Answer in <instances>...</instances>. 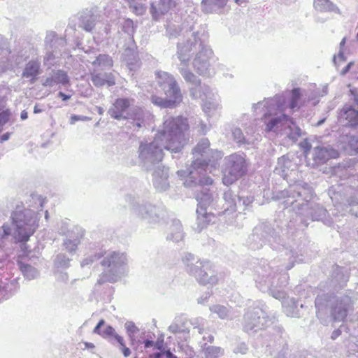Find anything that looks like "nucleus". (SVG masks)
<instances>
[{"instance_id": "obj_26", "label": "nucleus", "mask_w": 358, "mask_h": 358, "mask_svg": "<svg viewBox=\"0 0 358 358\" xmlns=\"http://www.w3.org/2000/svg\"><path fill=\"white\" fill-rule=\"evenodd\" d=\"M117 257V254L115 252L110 253L106 259L103 260L101 264L103 266H110L113 264Z\"/></svg>"}, {"instance_id": "obj_4", "label": "nucleus", "mask_w": 358, "mask_h": 358, "mask_svg": "<svg viewBox=\"0 0 358 358\" xmlns=\"http://www.w3.org/2000/svg\"><path fill=\"white\" fill-rule=\"evenodd\" d=\"M160 90L164 92L165 97L152 95V102L162 108H175L182 101L180 90L173 78L166 72L157 73Z\"/></svg>"}, {"instance_id": "obj_6", "label": "nucleus", "mask_w": 358, "mask_h": 358, "mask_svg": "<svg viewBox=\"0 0 358 358\" xmlns=\"http://www.w3.org/2000/svg\"><path fill=\"white\" fill-rule=\"evenodd\" d=\"M13 222L16 226L15 238L19 242H26L36 230L34 222L27 217L24 210L16 209L12 214Z\"/></svg>"}, {"instance_id": "obj_7", "label": "nucleus", "mask_w": 358, "mask_h": 358, "mask_svg": "<svg viewBox=\"0 0 358 358\" xmlns=\"http://www.w3.org/2000/svg\"><path fill=\"white\" fill-rule=\"evenodd\" d=\"M247 171L245 159L237 155L229 157V163L224 170L222 178L223 183L230 185L243 176Z\"/></svg>"}, {"instance_id": "obj_58", "label": "nucleus", "mask_w": 358, "mask_h": 358, "mask_svg": "<svg viewBox=\"0 0 358 358\" xmlns=\"http://www.w3.org/2000/svg\"><path fill=\"white\" fill-rule=\"evenodd\" d=\"M157 349H159V350H161V349H162V346H157Z\"/></svg>"}, {"instance_id": "obj_24", "label": "nucleus", "mask_w": 358, "mask_h": 358, "mask_svg": "<svg viewBox=\"0 0 358 358\" xmlns=\"http://www.w3.org/2000/svg\"><path fill=\"white\" fill-rule=\"evenodd\" d=\"M348 205L350 206V213L358 217V199L351 196L347 200Z\"/></svg>"}, {"instance_id": "obj_3", "label": "nucleus", "mask_w": 358, "mask_h": 358, "mask_svg": "<svg viewBox=\"0 0 358 358\" xmlns=\"http://www.w3.org/2000/svg\"><path fill=\"white\" fill-rule=\"evenodd\" d=\"M313 196V188L306 182L299 181L290 185L288 189L273 192V199L275 200L284 199L283 204L285 208L292 206L293 210L303 209L305 206L312 199Z\"/></svg>"}, {"instance_id": "obj_13", "label": "nucleus", "mask_w": 358, "mask_h": 358, "mask_svg": "<svg viewBox=\"0 0 358 358\" xmlns=\"http://www.w3.org/2000/svg\"><path fill=\"white\" fill-rule=\"evenodd\" d=\"M131 105L130 100L126 98L117 99L112 108L110 109L111 117L120 120L124 117V113L128 110Z\"/></svg>"}, {"instance_id": "obj_55", "label": "nucleus", "mask_w": 358, "mask_h": 358, "mask_svg": "<svg viewBox=\"0 0 358 358\" xmlns=\"http://www.w3.org/2000/svg\"><path fill=\"white\" fill-rule=\"evenodd\" d=\"M208 182L209 184H212V182H213V180H212L211 178H208Z\"/></svg>"}, {"instance_id": "obj_57", "label": "nucleus", "mask_w": 358, "mask_h": 358, "mask_svg": "<svg viewBox=\"0 0 358 358\" xmlns=\"http://www.w3.org/2000/svg\"><path fill=\"white\" fill-rule=\"evenodd\" d=\"M356 39H357V41L358 42V33L357 34Z\"/></svg>"}, {"instance_id": "obj_39", "label": "nucleus", "mask_w": 358, "mask_h": 358, "mask_svg": "<svg viewBox=\"0 0 358 358\" xmlns=\"http://www.w3.org/2000/svg\"><path fill=\"white\" fill-rule=\"evenodd\" d=\"M352 65V62H350L349 64H348L343 69V70L341 71V74L342 75H345L346 74L349 70L351 68V66Z\"/></svg>"}, {"instance_id": "obj_51", "label": "nucleus", "mask_w": 358, "mask_h": 358, "mask_svg": "<svg viewBox=\"0 0 358 358\" xmlns=\"http://www.w3.org/2000/svg\"><path fill=\"white\" fill-rule=\"evenodd\" d=\"M324 122H325V118H323L317 122L316 126H317V127L321 126Z\"/></svg>"}, {"instance_id": "obj_38", "label": "nucleus", "mask_w": 358, "mask_h": 358, "mask_svg": "<svg viewBox=\"0 0 358 358\" xmlns=\"http://www.w3.org/2000/svg\"><path fill=\"white\" fill-rule=\"evenodd\" d=\"M104 59H109L111 62V59L110 58V57L106 55H99L96 58V60L99 63H100L102 60Z\"/></svg>"}, {"instance_id": "obj_49", "label": "nucleus", "mask_w": 358, "mask_h": 358, "mask_svg": "<svg viewBox=\"0 0 358 358\" xmlns=\"http://www.w3.org/2000/svg\"><path fill=\"white\" fill-rule=\"evenodd\" d=\"M20 117L22 120H26L28 117L27 112L26 110H22Z\"/></svg>"}, {"instance_id": "obj_23", "label": "nucleus", "mask_w": 358, "mask_h": 358, "mask_svg": "<svg viewBox=\"0 0 358 358\" xmlns=\"http://www.w3.org/2000/svg\"><path fill=\"white\" fill-rule=\"evenodd\" d=\"M55 82L61 83L63 85L69 84V78L67 73L62 70H58L54 74Z\"/></svg>"}, {"instance_id": "obj_47", "label": "nucleus", "mask_w": 358, "mask_h": 358, "mask_svg": "<svg viewBox=\"0 0 358 358\" xmlns=\"http://www.w3.org/2000/svg\"><path fill=\"white\" fill-rule=\"evenodd\" d=\"M144 344H145V348H146L155 345L154 342L152 341H149V340L145 341Z\"/></svg>"}, {"instance_id": "obj_36", "label": "nucleus", "mask_w": 358, "mask_h": 358, "mask_svg": "<svg viewBox=\"0 0 358 358\" xmlns=\"http://www.w3.org/2000/svg\"><path fill=\"white\" fill-rule=\"evenodd\" d=\"M121 350L124 357H127L130 355L131 351L126 345L121 347Z\"/></svg>"}, {"instance_id": "obj_2", "label": "nucleus", "mask_w": 358, "mask_h": 358, "mask_svg": "<svg viewBox=\"0 0 358 358\" xmlns=\"http://www.w3.org/2000/svg\"><path fill=\"white\" fill-rule=\"evenodd\" d=\"M189 129L187 120L181 116L169 117L163 124V129L158 132L155 139L156 143L163 142L165 149L178 152L182 145L184 132Z\"/></svg>"}, {"instance_id": "obj_44", "label": "nucleus", "mask_w": 358, "mask_h": 358, "mask_svg": "<svg viewBox=\"0 0 358 358\" xmlns=\"http://www.w3.org/2000/svg\"><path fill=\"white\" fill-rule=\"evenodd\" d=\"M10 136V133H6V134H3V135L0 137V141H1V142H3V141H7L8 139H9Z\"/></svg>"}, {"instance_id": "obj_25", "label": "nucleus", "mask_w": 358, "mask_h": 358, "mask_svg": "<svg viewBox=\"0 0 358 358\" xmlns=\"http://www.w3.org/2000/svg\"><path fill=\"white\" fill-rule=\"evenodd\" d=\"M210 310L212 312L217 314L220 318H225L227 316V309L223 306L215 305Z\"/></svg>"}, {"instance_id": "obj_19", "label": "nucleus", "mask_w": 358, "mask_h": 358, "mask_svg": "<svg viewBox=\"0 0 358 358\" xmlns=\"http://www.w3.org/2000/svg\"><path fill=\"white\" fill-rule=\"evenodd\" d=\"M287 96L282 93L276 94L271 100H270V106H275L278 110L283 111L287 107Z\"/></svg>"}, {"instance_id": "obj_32", "label": "nucleus", "mask_w": 358, "mask_h": 358, "mask_svg": "<svg viewBox=\"0 0 358 358\" xmlns=\"http://www.w3.org/2000/svg\"><path fill=\"white\" fill-rule=\"evenodd\" d=\"M136 115H138V117L137 118L138 122L136 123V125L137 127H141V122H143V111L141 109H138V112L136 113Z\"/></svg>"}, {"instance_id": "obj_60", "label": "nucleus", "mask_w": 358, "mask_h": 358, "mask_svg": "<svg viewBox=\"0 0 358 358\" xmlns=\"http://www.w3.org/2000/svg\"><path fill=\"white\" fill-rule=\"evenodd\" d=\"M357 80H358V77H357Z\"/></svg>"}, {"instance_id": "obj_18", "label": "nucleus", "mask_w": 358, "mask_h": 358, "mask_svg": "<svg viewBox=\"0 0 358 358\" xmlns=\"http://www.w3.org/2000/svg\"><path fill=\"white\" fill-rule=\"evenodd\" d=\"M40 71V63L35 61H31L27 63L23 71V76L31 78L33 80L38 75Z\"/></svg>"}, {"instance_id": "obj_14", "label": "nucleus", "mask_w": 358, "mask_h": 358, "mask_svg": "<svg viewBox=\"0 0 358 358\" xmlns=\"http://www.w3.org/2000/svg\"><path fill=\"white\" fill-rule=\"evenodd\" d=\"M353 171L354 169L351 166L350 163L348 162L340 164L337 166H334L332 172L335 176L344 180L349 178L351 176H353Z\"/></svg>"}, {"instance_id": "obj_31", "label": "nucleus", "mask_w": 358, "mask_h": 358, "mask_svg": "<svg viewBox=\"0 0 358 358\" xmlns=\"http://www.w3.org/2000/svg\"><path fill=\"white\" fill-rule=\"evenodd\" d=\"M301 148L304 150V152H307L311 149V144L307 139L303 140L300 143Z\"/></svg>"}, {"instance_id": "obj_56", "label": "nucleus", "mask_w": 358, "mask_h": 358, "mask_svg": "<svg viewBox=\"0 0 358 358\" xmlns=\"http://www.w3.org/2000/svg\"><path fill=\"white\" fill-rule=\"evenodd\" d=\"M241 1V0H235V2H236L237 4H240Z\"/></svg>"}, {"instance_id": "obj_48", "label": "nucleus", "mask_w": 358, "mask_h": 358, "mask_svg": "<svg viewBox=\"0 0 358 358\" xmlns=\"http://www.w3.org/2000/svg\"><path fill=\"white\" fill-rule=\"evenodd\" d=\"M81 120V117H79V116H77V115H72L71 117V124H73L76 121H78V120Z\"/></svg>"}, {"instance_id": "obj_53", "label": "nucleus", "mask_w": 358, "mask_h": 358, "mask_svg": "<svg viewBox=\"0 0 358 358\" xmlns=\"http://www.w3.org/2000/svg\"><path fill=\"white\" fill-rule=\"evenodd\" d=\"M294 266V263H291L289 264H288L287 266H286V270H289L291 269L292 267Z\"/></svg>"}, {"instance_id": "obj_17", "label": "nucleus", "mask_w": 358, "mask_h": 358, "mask_svg": "<svg viewBox=\"0 0 358 358\" xmlns=\"http://www.w3.org/2000/svg\"><path fill=\"white\" fill-rule=\"evenodd\" d=\"M308 213L310 215L313 220H322L326 217L327 210L322 206L314 203L308 208Z\"/></svg>"}, {"instance_id": "obj_50", "label": "nucleus", "mask_w": 358, "mask_h": 358, "mask_svg": "<svg viewBox=\"0 0 358 358\" xmlns=\"http://www.w3.org/2000/svg\"><path fill=\"white\" fill-rule=\"evenodd\" d=\"M41 111H42V110H41V109H40V108L38 107V106H37V105H36V106H34V113H41Z\"/></svg>"}, {"instance_id": "obj_40", "label": "nucleus", "mask_w": 358, "mask_h": 358, "mask_svg": "<svg viewBox=\"0 0 358 358\" xmlns=\"http://www.w3.org/2000/svg\"><path fill=\"white\" fill-rule=\"evenodd\" d=\"M58 96L63 100L66 101L69 100L71 98L70 95L65 94L64 93L59 92L58 93Z\"/></svg>"}, {"instance_id": "obj_11", "label": "nucleus", "mask_w": 358, "mask_h": 358, "mask_svg": "<svg viewBox=\"0 0 358 358\" xmlns=\"http://www.w3.org/2000/svg\"><path fill=\"white\" fill-rule=\"evenodd\" d=\"M176 6V3L173 0H159L158 3L151 4L150 13L153 18L157 20Z\"/></svg>"}, {"instance_id": "obj_9", "label": "nucleus", "mask_w": 358, "mask_h": 358, "mask_svg": "<svg viewBox=\"0 0 358 358\" xmlns=\"http://www.w3.org/2000/svg\"><path fill=\"white\" fill-rule=\"evenodd\" d=\"M274 127H285L287 131V136L293 142H296L301 136V129L295 124L293 120L286 114H281L279 116L270 117V131Z\"/></svg>"}, {"instance_id": "obj_16", "label": "nucleus", "mask_w": 358, "mask_h": 358, "mask_svg": "<svg viewBox=\"0 0 358 358\" xmlns=\"http://www.w3.org/2000/svg\"><path fill=\"white\" fill-rule=\"evenodd\" d=\"M313 6L320 12L339 13L338 8L329 0H314Z\"/></svg>"}, {"instance_id": "obj_8", "label": "nucleus", "mask_w": 358, "mask_h": 358, "mask_svg": "<svg viewBox=\"0 0 358 358\" xmlns=\"http://www.w3.org/2000/svg\"><path fill=\"white\" fill-rule=\"evenodd\" d=\"M350 91L354 101L345 104L341 109L338 117L341 122L345 121V126L356 127L358 126V87L350 89Z\"/></svg>"}, {"instance_id": "obj_34", "label": "nucleus", "mask_w": 358, "mask_h": 358, "mask_svg": "<svg viewBox=\"0 0 358 358\" xmlns=\"http://www.w3.org/2000/svg\"><path fill=\"white\" fill-rule=\"evenodd\" d=\"M337 59H338V60H340L341 62H344L345 60V56H344V53L341 50H340V52H338L337 57H336V56L334 57V62L335 63L336 62Z\"/></svg>"}, {"instance_id": "obj_30", "label": "nucleus", "mask_w": 358, "mask_h": 358, "mask_svg": "<svg viewBox=\"0 0 358 358\" xmlns=\"http://www.w3.org/2000/svg\"><path fill=\"white\" fill-rule=\"evenodd\" d=\"M182 75L183 76L185 80L187 82H194L195 79V76L193 74V73L189 71H184L182 73Z\"/></svg>"}, {"instance_id": "obj_59", "label": "nucleus", "mask_w": 358, "mask_h": 358, "mask_svg": "<svg viewBox=\"0 0 358 358\" xmlns=\"http://www.w3.org/2000/svg\"><path fill=\"white\" fill-rule=\"evenodd\" d=\"M308 358H312V357L308 356Z\"/></svg>"}, {"instance_id": "obj_5", "label": "nucleus", "mask_w": 358, "mask_h": 358, "mask_svg": "<svg viewBox=\"0 0 358 358\" xmlns=\"http://www.w3.org/2000/svg\"><path fill=\"white\" fill-rule=\"evenodd\" d=\"M348 279L349 273L347 268L334 265L330 278L327 281L321 282L318 285V289L322 293H335L346 285Z\"/></svg>"}, {"instance_id": "obj_33", "label": "nucleus", "mask_w": 358, "mask_h": 358, "mask_svg": "<svg viewBox=\"0 0 358 358\" xmlns=\"http://www.w3.org/2000/svg\"><path fill=\"white\" fill-rule=\"evenodd\" d=\"M105 323L104 320H101L99 323L97 324V325L94 327V330H93V332L94 334H99L101 336V334H102V331H101L100 330V328L102 325H103V324Z\"/></svg>"}, {"instance_id": "obj_1", "label": "nucleus", "mask_w": 358, "mask_h": 358, "mask_svg": "<svg viewBox=\"0 0 358 358\" xmlns=\"http://www.w3.org/2000/svg\"><path fill=\"white\" fill-rule=\"evenodd\" d=\"M315 306L317 316L322 319L329 312L334 321H343L352 307L351 298L347 295L336 296L335 293H321L317 294Z\"/></svg>"}, {"instance_id": "obj_42", "label": "nucleus", "mask_w": 358, "mask_h": 358, "mask_svg": "<svg viewBox=\"0 0 358 358\" xmlns=\"http://www.w3.org/2000/svg\"><path fill=\"white\" fill-rule=\"evenodd\" d=\"M163 355H165L166 358H176V356H175L172 352H171L170 350H166L162 352Z\"/></svg>"}, {"instance_id": "obj_20", "label": "nucleus", "mask_w": 358, "mask_h": 358, "mask_svg": "<svg viewBox=\"0 0 358 358\" xmlns=\"http://www.w3.org/2000/svg\"><path fill=\"white\" fill-rule=\"evenodd\" d=\"M129 3V7L132 9L133 12L138 15H143L146 10L145 5V0H127Z\"/></svg>"}, {"instance_id": "obj_29", "label": "nucleus", "mask_w": 358, "mask_h": 358, "mask_svg": "<svg viewBox=\"0 0 358 358\" xmlns=\"http://www.w3.org/2000/svg\"><path fill=\"white\" fill-rule=\"evenodd\" d=\"M115 331L111 326H107L106 329L102 331L101 336L103 338L113 336L115 335Z\"/></svg>"}, {"instance_id": "obj_27", "label": "nucleus", "mask_w": 358, "mask_h": 358, "mask_svg": "<svg viewBox=\"0 0 358 358\" xmlns=\"http://www.w3.org/2000/svg\"><path fill=\"white\" fill-rule=\"evenodd\" d=\"M348 144L352 150L358 153V136H350L348 141Z\"/></svg>"}, {"instance_id": "obj_46", "label": "nucleus", "mask_w": 358, "mask_h": 358, "mask_svg": "<svg viewBox=\"0 0 358 358\" xmlns=\"http://www.w3.org/2000/svg\"><path fill=\"white\" fill-rule=\"evenodd\" d=\"M163 356L162 352L154 353L149 356V358H161Z\"/></svg>"}, {"instance_id": "obj_28", "label": "nucleus", "mask_w": 358, "mask_h": 358, "mask_svg": "<svg viewBox=\"0 0 358 358\" xmlns=\"http://www.w3.org/2000/svg\"><path fill=\"white\" fill-rule=\"evenodd\" d=\"M10 113L9 110H5L0 113V125L6 124L9 120Z\"/></svg>"}, {"instance_id": "obj_10", "label": "nucleus", "mask_w": 358, "mask_h": 358, "mask_svg": "<svg viewBox=\"0 0 358 358\" xmlns=\"http://www.w3.org/2000/svg\"><path fill=\"white\" fill-rule=\"evenodd\" d=\"M339 152L330 145L317 146L313 150V159L317 164H324L331 159L338 157Z\"/></svg>"}, {"instance_id": "obj_52", "label": "nucleus", "mask_w": 358, "mask_h": 358, "mask_svg": "<svg viewBox=\"0 0 358 358\" xmlns=\"http://www.w3.org/2000/svg\"><path fill=\"white\" fill-rule=\"evenodd\" d=\"M345 44V38H343L340 43V48H342Z\"/></svg>"}, {"instance_id": "obj_35", "label": "nucleus", "mask_w": 358, "mask_h": 358, "mask_svg": "<svg viewBox=\"0 0 358 358\" xmlns=\"http://www.w3.org/2000/svg\"><path fill=\"white\" fill-rule=\"evenodd\" d=\"M114 338L117 341V342L120 345L121 347L125 345V343L122 336L116 334L114 336Z\"/></svg>"}, {"instance_id": "obj_45", "label": "nucleus", "mask_w": 358, "mask_h": 358, "mask_svg": "<svg viewBox=\"0 0 358 358\" xmlns=\"http://www.w3.org/2000/svg\"><path fill=\"white\" fill-rule=\"evenodd\" d=\"M341 334V331L339 329L334 331L331 334V338L336 339Z\"/></svg>"}, {"instance_id": "obj_12", "label": "nucleus", "mask_w": 358, "mask_h": 358, "mask_svg": "<svg viewBox=\"0 0 358 358\" xmlns=\"http://www.w3.org/2000/svg\"><path fill=\"white\" fill-rule=\"evenodd\" d=\"M272 336L274 337L275 342L279 346H282V350L279 352L277 358H285V352L284 349L287 345V335L285 332L284 329L281 325L275 324L272 327Z\"/></svg>"}, {"instance_id": "obj_41", "label": "nucleus", "mask_w": 358, "mask_h": 358, "mask_svg": "<svg viewBox=\"0 0 358 358\" xmlns=\"http://www.w3.org/2000/svg\"><path fill=\"white\" fill-rule=\"evenodd\" d=\"M55 80L54 78H48L44 83H43V85L44 86H52V84H53V81Z\"/></svg>"}, {"instance_id": "obj_43", "label": "nucleus", "mask_w": 358, "mask_h": 358, "mask_svg": "<svg viewBox=\"0 0 358 358\" xmlns=\"http://www.w3.org/2000/svg\"><path fill=\"white\" fill-rule=\"evenodd\" d=\"M2 229L5 235H9L10 234V228L8 225H3Z\"/></svg>"}, {"instance_id": "obj_54", "label": "nucleus", "mask_w": 358, "mask_h": 358, "mask_svg": "<svg viewBox=\"0 0 358 358\" xmlns=\"http://www.w3.org/2000/svg\"><path fill=\"white\" fill-rule=\"evenodd\" d=\"M85 345L89 348H94V345L92 343H86Z\"/></svg>"}, {"instance_id": "obj_21", "label": "nucleus", "mask_w": 358, "mask_h": 358, "mask_svg": "<svg viewBox=\"0 0 358 358\" xmlns=\"http://www.w3.org/2000/svg\"><path fill=\"white\" fill-rule=\"evenodd\" d=\"M291 98L288 107L292 110L299 108V101L301 97V89L299 87L294 88L291 92Z\"/></svg>"}, {"instance_id": "obj_22", "label": "nucleus", "mask_w": 358, "mask_h": 358, "mask_svg": "<svg viewBox=\"0 0 358 358\" xmlns=\"http://www.w3.org/2000/svg\"><path fill=\"white\" fill-rule=\"evenodd\" d=\"M92 81L93 84L96 87H101L106 84L109 86H112L115 84V80L113 77L106 80L105 78H102L100 74H93L92 76Z\"/></svg>"}, {"instance_id": "obj_37", "label": "nucleus", "mask_w": 358, "mask_h": 358, "mask_svg": "<svg viewBox=\"0 0 358 358\" xmlns=\"http://www.w3.org/2000/svg\"><path fill=\"white\" fill-rule=\"evenodd\" d=\"M127 329L129 334H134L137 331V328L134 324L127 326Z\"/></svg>"}, {"instance_id": "obj_15", "label": "nucleus", "mask_w": 358, "mask_h": 358, "mask_svg": "<svg viewBox=\"0 0 358 358\" xmlns=\"http://www.w3.org/2000/svg\"><path fill=\"white\" fill-rule=\"evenodd\" d=\"M292 166V162L286 156H282L278 159L277 166L273 172L285 179L288 175V171Z\"/></svg>"}]
</instances>
